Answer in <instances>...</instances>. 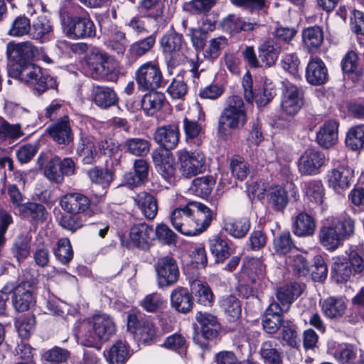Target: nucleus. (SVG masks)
I'll return each mask as SVG.
<instances>
[{"label": "nucleus", "instance_id": "3c124183", "mask_svg": "<svg viewBox=\"0 0 364 364\" xmlns=\"http://www.w3.org/2000/svg\"><path fill=\"white\" fill-rule=\"evenodd\" d=\"M214 185L215 180L212 176H203L192 181L191 190L195 195L204 198L210 193Z\"/></svg>", "mask_w": 364, "mask_h": 364}, {"label": "nucleus", "instance_id": "72a5a7b5", "mask_svg": "<svg viewBox=\"0 0 364 364\" xmlns=\"http://www.w3.org/2000/svg\"><path fill=\"white\" fill-rule=\"evenodd\" d=\"M259 353L265 364H282L283 352L275 341L262 343Z\"/></svg>", "mask_w": 364, "mask_h": 364}, {"label": "nucleus", "instance_id": "412c9836", "mask_svg": "<svg viewBox=\"0 0 364 364\" xmlns=\"http://www.w3.org/2000/svg\"><path fill=\"white\" fill-rule=\"evenodd\" d=\"M180 132L177 124H169L159 127L154 134L155 141L166 150L176 147L179 142Z\"/></svg>", "mask_w": 364, "mask_h": 364}, {"label": "nucleus", "instance_id": "69168bd1", "mask_svg": "<svg viewBox=\"0 0 364 364\" xmlns=\"http://www.w3.org/2000/svg\"><path fill=\"white\" fill-rule=\"evenodd\" d=\"M58 161V156L52 158L45 167L44 175L49 181L56 183H61L63 178L60 170V162Z\"/></svg>", "mask_w": 364, "mask_h": 364}, {"label": "nucleus", "instance_id": "58836bf2", "mask_svg": "<svg viewBox=\"0 0 364 364\" xmlns=\"http://www.w3.org/2000/svg\"><path fill=\"white\" fill-rule=\"evenodd\" d=\"M76 151L84 164H92L97 156L94 138L81 134Z\"/></svg>", "mask_w": 364, "mask_h": 364}, {"label": "nucleus", "instance_id": "bb28decb", "mask_svg": "<svg viewBox=\"0 0 364 364\" xmlns=\"http://www.w3.org/2000/svg\"><path fill=\"white\" fill-rule=\"evenodd\" d=\"M338 123L335 120L324 123L316 134L318 144L326 149L333 146L338 140Z\"/></svg>", "mask_w": 364, "mask_h": 364}, {"label": "nucleus", "instance_id": "0e129e2a", "mask_svg": "<svg viewBox=\"0 0 364 364\" xmlns=\"http://www.w3.org/2000/svg\"><path fill=\"white\" fill-rule=\"evenodd\" d=\"M84 223L85 220L82 219V216L79 213L63 215L59 220V224L63 228L73 232L81 228Z\"/></svg>", "mask_w": 364, "mask_h": 364}, {"label": "nucleus", "instance_id": "de8ad7c7", "mask_svg": "<svg viewBox=\"0 0 364 364\" xmlns=\"http://www.w3.org/2000/svg\"><path fill=\"white\" fill-rule=\"evenodd\" d=\"M269 203L276 210H283L288 204L287 193L282 186L272 187L268 193Z\"/></svg>", "mask_w": 364, "mask_h": 364}, {"label": "nucleus", "instance_id": "c03bdc74", "mask_svg": "<svg viewBox=\"0 0 364 364\" xmlns=\"http://www.w3.org/2000/svg\"><path fill=\"white\" fill-rule=\"evenodd\" d=\"M165 100V96L162 92H152L143 97L141 106L148 115H153L161 109Z\"/></svg>", "mask_w": 364, "mask_h": 364}, {"label": "nucleus", "instance_id": "e433bc0d", "mask_svg": "<svg viewBox=\"0 0 364 364\" xmlns=\"http://www.w3.org/2000/svg\"><path fill=\"white\" fill-rule=\"evenodd\" d=\"M104 355L109 364H124L129 357L128 346L125 341H116Z\"/></svg>", "mask_w": 364, "mask_h": 364}, {"label": "nucleus", "instance_id": "aec40b11", "mask_svg": "<svg viewBox=\"0 0 364 364\" xmlns=\"http://www.w3.org/2000/svg\"><path fill=\"white\" fill-rule=\"evenodd\" d=\"M12 303L14 309L19 312L30 309L35 303L31 282H22L16 286L15 294L12 296Z\"/></svg>", "mask_w": 364, "mask_h": 364}, {"label": "nucleus", "instance_id": "09e8293b", "mask_svg": "<svg viewBox=\"0 0 364 364\" xmlns=\"http://www.w3.org/2000/svg\"><path fill=\"white\" fill-rule=\"evenodd\" d=\"M124 148L132 155L144 156L149 152L150 143L144 139L131 138L124 141Z\"/></svg>", "mask_w": 364, "mask_h": 364}, {"label": "nucleus", "instance_id": "a878e982", "mask_svg": "<svg viewBox=\"0 0 364 364\" xmlns=\"http://www.w3.org/2000/svg\"><path fill=\"white\" fill-rule=\"evenodd\" d=\"M53 31V26L50 20L45 16H40L31 24L29 36L32 39L43 43L50 39Z\"/></svg>", "mask_w": 364, "mask_h": 364}, {"label": "nucleus", "instance_id": "7ed1b4c3", "mask_svg": "<svg viewBox=\"0 0 364 364\" xmlns=\"http://www.w3.org/2000/svg\"><path fill=\"white\" fill-rule=\"evenodd\" d=\"M246 122V111L242 97L237 95L230 96L218 119V134L226 136L230 134V130L242 127Z\"/></svg>", "mask_w": 364, "mask_h": 364}, {"label": "nucleus", "instance_id": "4be33fe9", "mask_svg": "<svg viewBox=\"0 0 364 364\" xmlns=\"http://www.w3.org/2000/svg\"><path fill=\"white\" fill-rule=\"evenodd\" d=\"M306 80L313 85L325 84L328 80V69L323 61L317 57L309 60L306 68Z\"/></svg>", "mask_w": 364, "mask_h": 364}, {"label": "nucleus", "instance_id": "8fccbe9b", "mask_svg": "<svg viewBox=\"0 0 364 364\" xmlns=\"http://www.w3.org/2000/svg\"><path fill=\"white\" fill-rule=\"evenodd\" d=\"M274 249L279 255H286L296 250L289 232H282L274 239Z\"/></svg>", "mask_w": 364, "mask_h": 364}, {"label": "nucleus", "instance_id": "1a4fd4ad", "mask_svg": "<svg viewBox=\"0 0 364 364\" xmlns=\"http://www.w3.org/2000/svg\"><path fill=\"white\" fill-rule=\"evenodd\" d=\"M176 155L178 171L183 177L190 178L205 171L206 160L202 152L181 149Z\"/></svg>", "mask_w": 364, "mask_h": 364}, {"label": "nucleus", "instance_id": "c85d7f7f", "mask_svg": "<svg viewBox=\"0 0 364 364\" xmlns=\"http://www.w3.org/2000/svg\"><path fill=\"white\" fill-rule=\"evenodd\" d=\"M323 42V32L318 26H309L302 31V43L309 52L316 51Z\"/></svg>", "mask_w": 364, "mask_h": 364}, {"label": "nucleus", "instance_id": "680f3d73", "mask_svg": "<svg viewBox=\"0 0 364 364\" xmlns=\"http://www.w3.org/2000/svg\"><path fill=\"white\" fill-rule=\"evenodd\" d=\"M54 254L56 259L62 264H68L73 257L70 240L68 238L60 239L57 242Z\"/></svg>", "mask_w": 364, "mask_h": 364}, {"label": "nucleus", "instance_id": "6ab92c4d", "mask_svg": "<svg viewBox=\"0 0 364 364\" xmlns=\"http://www.w3.org/2000/svg\"><path fill=\"white\" fill-rule=\"evenodd\" d=\"M242 87L244 90V97L247 102H255L259 107H264L267 105L273 98L274 92L272 89L263 87L260 92L255 93L252 89V78L249 72H247L242 77Z\"/></svg>", "mask_w": 364, "mask_h": 364}, {"label": "nucleus", "instance_id": "c756f323", "mask_svg": "<svg viewBox=\"0 0 364 364\" xmlns=\"http://www.w3.org/2000/svg\"><path fill=\"white\" fill-rule=\"evenodd\" d=\"M347 304L342 297L330 296L321 304L324 315L331 319L341 318L346 313Z\"/></svg>", "mask_w": 364, "mask_h": 364}, {"label": "nucleus", "instance_id": "cd10ccee", "mask_svg": "<svg viewBox=\"0 0 364 364\" xmlns=\"http://www.w3.org/2000/svg\"><path fill=\"white\" fill-rule=\"evenodd\" d=\"M92 96L95 105L103 109L114 106L118 102L116 92L113 89L108 87H94L92 91Z\"/></svg>", "mask_w": 364, "mask_h": 364}, {"label": "nucleus", "instance_id": "2f4dec72", "mask_svg": "<svg viewBox=\"0 0 364 364\" xmlns=\"http://www.w3.org/2000/svg\"><path fill=\"white\" fill-rule=\"evenodd\" d=\"M316 230L314 218L305 212L299 213L294 219L293 225L294 233L299 237L312 235Z\"/></svg>", "mask_w": 364, "mask_h": 364}, {"label": "nucleus", "instance_id": "774afa93", "mask_svg": "<svg viewBox=\"0 0 364 364\" xmlns=\"http://www.w3.org/2000/svg\"><path fill=\"white\" fill-rule=\"evenodd\" d=\"M16 327L19 336L23 338H28L35 330L36 319L33 315L23 316L16 322Z\"/></svg>", "mask_w": 364, "mask_h": 364}, {"label": "nucleus", "instance_id": "4468645a", "mask_svg": "<svg viewBox=\"0 0 364 364\" xmlns=\"http://www.w3.org/2000/svg\"><path fill=\"white\" fill-rule=\"evenodd\" d=\"M325 161L326 157L323 153L316 149H308L301 155L298 168L302 175H316L319 173Z\"/></svg>", "mask_w": 364, "mask_h": 364}, {"label": "nucleus", "instance_id": "f3484780", "mask_svg": "<svg viewBox=\"0 0 364 364\" xmlns=\"http://www.w3.org/2000/svg\"><path fill=\"white\" fill-rule=\"evenodd\" d=\"M60 205L63 210L67 213L85 214L90 208L91 200L85 195L73 192L69 193L61 197Z\"/></svg>", "mask_w": 364, "mask_h": 364}, {"label": "nucleus", "instance_id": "13d9d810", "mask_svg": "<svg viewBox=\"0 0 364 364\" xmlns=\"http://www.w3.org/2000/svg\"><path fill=\"white\" fill-rule=\"evenodd\" d=\"M31 32V21L24 16L16 17L11 23L8 34L14 37H21L29 35Z\"/></svg>", "mask_w": 364, "mask_h": 364}, {"label": "nucleus", "instance_id": "864d4df0", "mask_svg": "<svg viewBox=\"0 0 364 364\" xmlns=\"http://www.w3.org/2000/svg\"><path fill=\"white\" fill-rule=\"evenodd\" d=\"M346 144L353 151L364 148V125L351 128L347 134Z\"/></svg>", "mask_w": 364, "mask_h": 364}, {"label": "nucleus", "instance_id": "f03ea898", "mask_svg": "<svg viewBox=\"0 0 364 364\" xmlns=\"http://www.w3.org/2000/svg\"><path fill=\"white\" fill-rule=\"evenodd\" d=\"M115 331L114 322L109 315L96 314L80 323L76 336L81 345L100 349L101 343L107 341Z\"/></svg>", "mask_w": 364, "mask_h": 364}, {"label": "nucleus", "instance_id": "5701e85b", "mask_svg": "<svg viewBox=\"0 0 364 364\" xmlns=\"http://www.w3.org/2000/svg\"><path fill=\"white\" fill-rule=\"evenodd\" d=\"M132 198L135 205L146 218L153 220L156 218L158 213V203L152 194L141 191L133 196Z\"/></svg>", "mask_w": 364, "mask_h": 364}, {"label": "nucleus", "instance_id": "0eeeda50", "mask_svg": "<svg viewBox=\"0 0 364 364\" xmlns=\"http://www.w3.org/2000/svg\"><path fill=\"white\" fill-rule=\"evenodd\" d=\"M332 277L337 283L348 281L353 273H360L364 269V261L358 252L350 250L348 259L343 257L333 258Z\"/></svg>", "mask_w": 364, "mask_h": 364}, {"label": "nucleus", "instance_id": "dca6fc26", "mask_svg": "<svg viewBox=\"0 0 364 364\" xmlns=\"http://www.w3.org/2000/svg\"><path fill=\"white\" fill-rule=\"evenodd\" d=\"M303 105V90L293 85L287 86L281 100L282 110L287 115L294 116L299 112Z\"/></svg>", "mask_w": 364, "mask_h": 364}, {"label": "nucleus", "instance_id": "49530a36", "mask_svg": "<svg viewBox=\"0 0 364 364\" xmlns=\"http://www.w3.org/2000/svg\"><path fill=\"white\" fill-rule=\"evenodd\" d=\"M305 195L314 204L323 205L324 200V188L320 181H311L304 184Z\"/></svg>", "mask_w": 364, "mask_h": 364}, {"label": "nucleus", "instance_id": "f704fd0d", "mask_svg": "<svg viewBox=\"0 0 364 364\" xmlns=\"http://www.w3.org/2000/svg\"><path fill=\"white\" fill-rule=\"evenodd\" d=\"M19 215L26 219L36 223H42L46 219L48 212L41 203L28 202L19 206Z\"/></svg>", "mask_w": 364, "mask_h": 364}, {"label": "nucleus", "instance_id": "4c0bfd02", "mask_svg": "<svg viewBox=\"0 0 364 364\" xmlns=\"http://www.w3.org/2000/svg\"><path fill=\"white\" fill-rule=\"evenodd\" d=\"M280 53V47L272 40L264 41L259 47V58L267 68L275 64Z\"/></svg>", "mask_w": 364, "mask_h": 364}, {"label": "nucleus", "instance_id": "ea45409f", "mask_svg": "<svg viewBox=\"0 0 364 364\" xmlns=\"http://www.w3.org/2000/svg\"><path fill=\"white\" fill-rule=\"evenodd\" d=\"M154 162L156 166L159 173L167 181L173 178L176 168L173 166V159L168 153L161 155L159 153L153 154Z\"/></svg>", "mask_w": 364, "mask_h": 364}, {"label": "nucleus", "instance_id": "6e6552de", "mask_svg": "<svg viewBox=\"0 0 364 364\" xmlns=\"http://www.w3.org/2000/svg\"><path fill=\"white\" fill-rule=\"evenodd\" d=\"M156 281L159 289L168 288L179 280L180 271L178 262L171 255L159 257L155 262Z\"/></svg>", "mask_w": 364, "mask_h": 364}, {"label": "nucleus", "instance_id": "2eb2a0df", "mask_svg": "<svg viewBox=\"0 0 364 364\" xmlns=\"http://www.w3.org/2000/svg\"><path fill=\"white\" fill-rule=\"evenodd\" d=\"M87 64L93 71L92 75H95L94 77L107 76L115 68L112 59L97 48L92 49L88 55Z\"/></svg>", "mask_w": 364, "mask_h": 364}, {"label": "nucleus", "instance_id": "a211bd4d", "mask_svg": "<svg viewBox=\"0 0 364 364\" xmlns=\"http://www.w3.org/2000/svg\"><path fill=\"white\" fill-rule=\"evenodd\" d=\"M353 180L354 171L348 166H338L329 171L328 175V186L338 193L348 189Z\"/></svg>", "mask_w": 364, "mask_h": 364}, {"label": "nucleus", "instance_id": "338daca9", "mask_svg": "<svg viewBox=\"0 0 364 364\" xmlns=\"http://www.w3.org/2000/svg\"><path fill=\"white\" fill-rule=\"evenodd\" d=\"M286 264L299 276H305L309 272V264L301 255L289 256L286 259Z\"/></svg>", "mask_w": 364, "mask_h": 364}, {"label": "nucleus", "instance_id": "6e6d98bb", "mask_svg": "<svg viewBox=\"0 0 364 364\" xmlns=\"http://www.w3.org/2000/svg\"><path fill=\"white\" fill-rule=\"evenodd\" d=\"M230 167L232 176L240 181L245 180L250 172L248 163L240 156L232 157Z\"/></svg>", "mask_w": 364, "mask_h": 364}, {"label": "nucleus", "instance_id": "39448f33", "mask_svg": "<svg viewBox=\"0 0 364 364\" xmlns=\"http://www.w3.org/2000/svg\"><path fill=\"white\" fill-rule=\"evenodd\" d=\"M9 73L12 77L33 85L38 94L43 93L54 85L53 78L43 75L41 68L32 63L24 65L11 66Z\"/></svg>", "mask_w": 364, "mask_h": 364}, {"label": "nucleus", "instance_id": "a18cd8bd", "mask_svg": "<svg viewBox=\"0 0 364 364\" xmlns=\"http://www.w3.org/2000/svg\"><path fill=\"white\" fill-rule=\"evenodd\" d=\"M250 228V220L246 218L228 220L224 226L225 231L235 238L244 237L249 231Z\"/></svg>", "mask_w": 364, "mask_h": 364}, {"label": "nucleus", "instance_id": "5fc2aeb1", "mask_svg": "<svg viewBox=\"0 0 364 364\" xmlns=\"http://www.w3.org/2000/svg\"><path fill=\"white\" fill-rule=\"evenodd\" d=\"M228 42V41L225 36H218L210 39L208 47L204 50L205 58L210 60L218 58L221 50L227 46Z\"/></svg>", "mask_w": 364, "mask_h": 364}, {"label": "nucleus", "instance_id": "e2e57ef3", "mask_svg": "<svg viewBox=\"0 0 364 364\" xmlns=\"http://www.w3.org/2000/svg\"><path fill=\"white\" fill-rule=\"evenodd\" d=\"M127 46L126 35L124 32L114 28L111 32L110 39L108 41V47L119 55L124 54Z\"/></svg>", "mask_w": 364, "mask_h": 364}, {"label": "nucleus", "instance_id": "603ef678", "mask_svg": "<svg viewBox=\"0 0 364 364\" xmlns=\"http://www.w3.org/2000/svg\"><path fill=\"white\" fill-rule=\"evenodd\" d=\"M31 237L27 235H18L13 245L11 252L18 261L26 259L30 255Z\"/></svg>", "mask_w": 364, "mask_h": 364}, {"label": "nucleus", "instance_id": "393cba45", "mask_svg": "<svg viewBox=\"0 0 364 364\" xmlns=\"http://www.w3.org/2000/svg\"><path fill=\"white\" fill-rule=\"evenodd\" d=\"M245 272L249 280L255 287L262 289L265 284L267 280L266 267L260 259H250L247 263Z\"/></svg>", "mask_w": 364, "mask_h": 364}, {"label": "nucleus", "instance_id": "473e14b6", "mask_svg": "<svg viewBox=\"0 0 364 364\" xmlns=\"http://www.w3.org/2000/svg\"><path fill=\"white\" fill-rule=\"evenodd\" d=\"M223 26L228 32L239 33L242 31H255L260 26V24L257 22L245 21L235 14H230L223 20Z\"/></svg>", "mask_w": 364, "mask_h": 364}, {"label": "nucleus", "instance_id": "9d476101", "mask_svg": "<svg viewBox=\"0 0 364 364\" xmlns=\"http://www.w3.org/2000/svg\"><path fill=\"white\" fill-rule=\"evenodd\" d=\"M160 46L168 67L176 68L183 62V55L181 53L186 43L182 34L175 31L166 33L161 38Z\"/></svg>", "mask_w": 364, "mask_h": 364}, {"label": "nucleus", "instance_id": "ddd939ff", "mask_svg": "<svg viewBox=\"0 0 364 364\" xmlns=\"http://www.w3.org/2000/svg\"><path fill=\"white\" fill-rule=\"evenodd\" d=\"M46 132L53 140L60 145L68 146L73 141L71 121L67 114L57 119L47 128Z\"/></svg>", "mask_w": 364, "mask_h": 364}, {"label": "nucleus", "instance_id": "bf43d9fd", "mask_svg": "<svg viewBox=\"0 0 364 364\" xmlns=\"http://www.w3.org/2000/svg\"><path fill=\"white\" fill-rule=\"evenodd\" d=\"M156 43L155 35H150L146 38L134 42L130 46L129 52L132 55L141 57L150 51Z\"/></svg>", "mask_w": 364, "mask_h": 364}, {"label": "nucleus", "instance_id": "20e7f679", "mask_svg": "<svg viewBox=\"0 0 364 364\" xmlns=\"http://www.w3.org/2000/svg\"><path fill=\"white\" fill-rule=\"evenodd\" d=\"M354 230L353 220L345 217L331 225L321 227L318 234L319 241L326 250L333 251L353 234Z\"/></svg>", "mask_w": 364, "mask_h": 364}, {"label": "nucleus", "instance_id": "c9c22d12", "mask_svg": "<svg viewBox=\"0 0 364 364\" xmlns=\"http://www.w3.org/2000/svg\"><path fill=\"white\" fill-rule=\"evenodd\" d=\"M301 294V287L297 283H291L279 287L276 294L277 300L285 309H289L290 306Z\"/></svg>", "mask_w": 364, "mask_h": 364}, {"label": "nucleus", "instance_id": "4d7b16f0", "mask_svg": "<svg viewBox=\"0 0 364 364\" xmlns=\"http://www.w3.org/2000/svg\"><path fill=\"white\" fill-rule=\"evenodd\" d=\"M220 306L225 313L235 319L241 314V306L239 300L232 295L223 296L220 301Z\"/></svg>", "mask_w": 364, "mask_h": 364}, {"label": "nucleus", "instance_id": "7c9ffc66", "mask_svg": "<svg viewBox=\"0 0 364 364\" xmlns=\"http://www.w3.org/2000/svg\"><path fill=\"white\" fill-rule=\"evenodd\" d=\"M171 303L173 308L183 314L190 311L193 304L188 289L181 287H177L171 292Z\"/></svg>", "mask_w": 364, "mask_h": 364}, {"label": "nucleus", "instance_id": "052dcab7", "mask_svg": "<svg viewBox=\"0 0 364 364\" xmlns=\"http://www.w3.org/2000/svg\"><path fill=\"white\" fill-rule=\"evenodd\" d=\"M360 350L355 346L345 344L339 348L336 358L341 364H354L357 360L358 352Z\"/></svg>", "mask_w": 364, "mask_h": 364}, {"label": "nucleus", "instance_id": "37998d69", "mask_svg": "<svg viewBox=\"0 0 364 364\" xmlns=\"http://www.w3.org/2000/svg\"><path fill=\"white\" fill-rule=\"evenodd\" d=\"M191 287L198 304L204 306H211L213 303L214 296L206 282L200 280H194L192 282Z\"/></svg>", "mask_w": 364, "mask_h": 364}, {"label": "nucleus", "instance_id": "a19ab883", "mask_svg": "<svg viewBox=\"0 0 364 364\" xmlns=\"http://www.w3.org/2000/svg\"><path fill=\"white\" fill-rule=\"evenodd\" d=\"M183 128L188 144L199 146L203 139V128L197 121L185 117L183 120Z\"/></svg>", "mask_w": 364, "mask_h": 364}, {"label": "nucleus", "instance_id": "9b49d317", "mask_svg": "<svg viewBox=\"0 0 364 364\" xmlns=\"http://www.w3.org/2000/svg\"><path fill=\"white\" fill-rule=\"evenodd\" d=\"M135 75L139 87L144 90H154L161 86V72L159 66L153 62L142 64Z\"/></svg>", "mask_w": 364, "mask_h": 364}, {"label": "nucleus", "instance_id": "f257e3e1", "mask_svg": "<svg viewBox=\"0 0 364 364\" xmlns=\"http://www.w3.org/2000/svg\"><path fill=\"white\" fill-rule=\"evenodd\" d=\"M213 218L211 210L205 205L190 200L172 210L170 220L173 228L186 235H196L204 231Z\"/></svg>", "mask_w": 364, "mask_h": 364}, {"label": "nucleus", "instance_id": "79ce46f5", "mask_svg": "<svg viewBox=\"0 0 364 364\" xmlns=\"http://www.w3.org/2000/svg\"><path fill=\"white\" fill-rule=\"evenodd\" d=\"M209 247L217 263L223 262L231 254L228 242L219 235H214L209 240Z\"/></svg>", "mask_w": 364, "mask_h": 364}, {"label": "nucleus", "instance_id": "b1692460", "mask_svg": "<svg viewBox=\"0 0 364 364\" xmlns=\"http://www.w3.org/2000/svg\"><path fill=\"white\" fill-rule=\"evenodd\" d=\"M154 233L151 226L145 223L134 225L129 232L131 242L137 247L145 250L149 246Z\"/></svg>", "mask_w": 364, "mask_h": 364}, {"label": "nucleus", "instance_id": "423d86ee", "mask_svg": "<svg viewBox=\"0 0 364 364\" xmlns=\"http://www.w3.org/2000/svg\"><path fill=\"white\" fill-rule=\"evenodd\" d=\"M61 24L70 38H85L95 36V26L87 14L74 16L67 11L60 13Z\"/></svg>", "mask_w": 364, "mask_h": 364}, {"label": "nucleus", "instance_id": "f8f14e48", "mask_svg": "<svg viewBox=\"0 0 364 364\" xmlns=\"http://www.w3.org/2000/svg\"><path fill=\"white\" fill-rule=\"evenodd\" d=\"M36 52L37 48L28 41L20 43L10 42L6 46L7 58L14 63L11 66L24 65L31 63Z\"/></svg>", "mask_w": 364, "mask_h": 364}]
</instances>
